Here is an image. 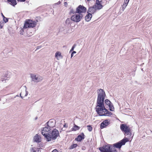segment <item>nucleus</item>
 I'll return each mask as SVG.
<instances>
[{
    "label": "nucleus",
    "mask_w": 152,
    "mask_h": 152,
    "mask_svg": "<svg viewBox=\"0 0 152 152\" xmlns=\"http://www.w3.org/2000/svg\"><path fill=\"white\" fill-rule=\"evenodd\" d=\"M129 0H124V3H126L128 4Z\"/></svg>",
    "instance_id": "nucleus-36"
},
{
    "label": "nucleus",
    "mask_w": 152,
    "mask_h": 152,
    "mask_svg": "<svg viewBox=\"0 0 152 152\" xmlns=\"http://www.w3.org/2000/svg\"><path fill=\"white\" fill-rule=\"evenodd\" d=\"M37 117H36L35 118V120H37Z\"/></svg>",
    "instance_id": "nucleus-47"
},
{
    "label": "nucleus",
    "mask_w": 152,
    "mask_h": 152,
    "mask_svg": "<svg viewBox=\"0 0 152 152\" xmlns=\"http://www.w3.org/2000/svg\"><path fill=\"white\" fill-rule=\"evenodd\" d=\"M1 15L2 17H3V18H4V19L5 18V17L4 16V15H3L2 13H1Z\"/></svg>",
    "instance_id": "nucleus-41"
},
{
    "label": "nucleus",
    "mask_w": 152,
    "mask_h": 152,
    "mask_svg": "<svg viewBox=\"0 0 152 152\" xmlns=\"http://www.w3.org/2000/svg\"><path fill=\"white\" fill-rule=\"evenodd\" d=\"M127 4H126V3H124L122 6L123 10L125 8Z\"/></svg>",
    "instance_id": "nucleus-31"
},
{
    "label": "nucleus",
    "mask_w": 152,
    "mask_h": 152,
    "mask_svg": "<svg viewBox=\"0 0 152 152\" xmlns=\"http://www.w3.org/2000/svg\"><path fill=\"white\" fill-rule=\"evenodd\" d=\"M110 108V111H113L114 110V107L113 105V104L112 103L110 105L108 106Z\"/></svg>",
    "instance_id": "nucleus-27"
},
{
    "label": "nucleus",
    "mask_w": 152,
    "mask_h": 152,
    "mask_svg": "<svg viewBox=\"0 0 152 152\" xmlns=\"http://www.w3.org/2000/svg\"><path fill=\"white\" fill-rule=\"evenodd\" d=\"M92 17V15L91 13H88L85 17V20L86 21L88 22L90 20Z\"/></svg>",
    "instance_id": "nucleus-21"
},
{
    "label": "nucleus",
    "mask_w": 152,
    "mask_h": 152,
    "mask_svg": "<svg viewBox=\"0 0 152 152\" xmlns=\"http://www.w3.org/2000/svg\"><path fill=\"white\" fill-rule=\"evenodd\" d=\"M104 102L108 106L112 104L111 102L108 99H105Z\"/></svg>",
    "instance_id": "nucleus-26"
},
{
    "label": "nucleus",
    "mask_w": 152,
    "mask_h": 152,
    "mask_svg": "<svg viewBox=\"0 0 152 152\" xmlns=\"http://www.w3.org/2000/svg\"><path fill=\"white\" fill-rule=\"evenodd\" d=\"M83 17L82 14H75L71 17V19L75 22H78L81 20Z\"/></svg>",
    "instance_id": "nucleus-8"
},
{
    "label": "nucleus",
    "mask_w": 152,
    "mask_h": 152,
    "mask_svg": "<svg viewBox=\"0 0 152 152\" xmlns=\"http://www.w3.org/2000/svg\"><path fill=\"white\" fill-rule=\"evenodd\" d=\"M111 145H108L103 147L99 148V150L101 152H109L111 148Z\"/></svg>",
    "instance_id": "nucleus-11"
},
{
    "label": "nucleus",
    "mask_w": 152,
    "mask_h": 152,
    "mask_svg": "<svg viewBox=\"0 0 152 152\" xmlns=\"http://www.w3.org/2000/svg\"><path fill=\"white\" fill-rule=\"evenodd\" d=\"M86 147H85V146H83L82 148V149L83 150H85V149H86Z\"/></svg>",
    "instance_id": "nucleus-40"
},
{
    "label": "nucleus",
    "mask_w": 152,
    "mask_h": 152,
    "mask_svg": "<svg viewBox=\"0 0 152 152\" xmlns=\"http://www.w3.org/2000/svg\"><path fill=\"white\" fill-rule=\"evenodd\" d=\"M80 129V127L78 126H77L74 124V126L72 128V130L74 131H76L77 130H78Z\"/></svg>",
    "instance_id": "nucleus-23"
},
{
    "label": "nucleus",
    "mask_w": 152,
    "mask_h": 152,
    "mask_svg": "<svg viewBox=\"0 0 152 152\" xmlns=\"http://www.w3.org/2000/svg\"><path fill=\"white\" fill-rule=\"evenodd\" d=\"M96 112L100 116H110L113 114L105 108L104 102L96 103Z\"/></svg>",
    "instance_id": "nucleus-1"
},
{
    "label": "nucleus",
    "mask_w": 152,
    "mask_h": 152,
    "mask_svg": "<svg viewBox=\"0 0 152 152\" xmlns=\"http://www.w3.org/2000/svg\"><path fill=\"white\" fill-rule=\"evenodd\" d=\"M26 0H17V1H20V2H24L26 1Z\"/></svg>",
    "instance_id": "nucleus-39"
},
{
    "label": "nucleus",
    "mask_w": 152,
    "mask_h": 152,
    "mask_svg": "<svg viewBox=\"0 0 152 152\" xmlns=\"http://www.w3.org/2000/svg\"><path fill=\"white\" fill-rule=\"evenodd\" d=\"M120 129L122 131L124 132L125 135L130 137L131 135V130L129 126L126 124H122L120 126Z\"/></svg>",
    "instance_id": "nucleus-4"
},
{
    "label": "nucleus",
    "mask_w": 152,
    "mask_h": 152,
    "mask_svg": "<svg viewBox=\"0 0 152 152\" xmlns=\"http://www.w3.org/2000/svg\"><path fill=\"white\" fill-rule=\"evenodd\" d=\"M33 141L37 143L40 142L41 141L40 136L38 134H36L34 137Z\"/></svg>",
    "instance_id": "nucleus-14"
},
{
    "label": "nucleus",
    "mask_w": 152,
    "mask_h": 152,
    "mask_svg": "<svg viewBox=\"0 0 152 152\" xmlns=\"http://www.w3.org/2000/svg\"><path fill=\"white\" fill-rule=\"evenodd\" d=\"M30 152H36L35 148L34 147L31 148L30 149Z\"/></svg>",
    "instance_id": "nucleus-30"
},
{
    "label": "nucleus",
    "mask_w": 152,
    "mask_h": 152,
    "mask_svg": "<svg viewBox=\"0 0 152 152\" xmlns=\"http://www.w3.org/2000/svg\"><path fill=\"white\" fill-rule=\"evenodd\" d=\"M87 127L88 128V130L90 131L91 132L92 131V127L90 125H88L87 126Z\"/></svg>",
    "instance_id": "nucleus-29"
},
{
    "label": "nucleus",
    "mask_w": 152,
    "mask_h": 152,
    "mask_svg": "<svg viewBox=\"0 0 152 152\" xmlns=\"http://www.w3.org/2000/svg\"><path fill=\"white\" fill-rule=\"evenodd\" d=\"M94 7L96 10H99L103 7L102 5V1H99V0H96L95 4L94 5Z\"/></svg>",
    "instance_id": "nucleus-10"
},
{
    "label": "nucleus",
    "mask_w": 152,
    "mask_h": 152,
    "mask_svg": "<svg viewBox=\"0 0 152 152\" xmlns=\"http://www.w3.org/2000/svg\"><path fill=\"white\" fill-rule=\"evenodd\" d=\"M129 141V139L128 138L125 137L120 141L115 143L112 145L115 148H120L122 145H124L126 142Z\"/></svg>",
    "instance_id": "nucleus-7"
},
{
    "label": "nucleus",
    "mask_w": 152,
    "mask_h": 152,
    "mask_svg": "<svg viewBox=\"0 0 152 152\" xmlns=\"http://www.w3.org/2000/svg\"><path fill=\"white\" fill-rule=\"evenodd\" d=\"M73 53H76V52L75 51H73L72 52Z\"/></svg>",
    "instance_id": "nucleus-45"
},
{
    "label": "nucleus",
    "mask_w": 152,
    "mask_h": 152,
    "mask_svg": "<svg viewBox=\"0 0 152 152\" xmlns=\"http://www.w3.org/2000/svg\"><path fill=\"white\" fill-rule=\"evenodd\" d=\"M97 10L95 9V8L94 7V5L92 7H89L87 13H94Z\"/></svg>",
    "instance_id": "nucleus-18"
},
{
    "label": "nucleus",
    "mask_w": 152,
    "mask_h": 152,
    "mask_svg": "<svg viewBox=\"0 0 152 152\" xmlns=\"http://www.w3.org/2000/svg\"><path fill=\"white\" fill-rule=\"evenodd\" d=\"M84 134L82 133L80 134L77 137L75 138V140L78 141H81L82 140L84 139Z\"/></svg>",
    "instance_id": "nucleus-17"
},
{
    "label": "nucleus",
    "mask_w": 152,
    "mask_h": 152,
    "mask_svg": "<svg viewBox=\"0 0 152 152\" xmlns=\"http://www.w3.org/2000/svg\"><path fill=\"white\" fill-rule=\"evenodd\" d=\"M45 126V127L41 129V133L46 140V138L48 137V136L50 134L51 129L48 126H46V124Z\"/></svg>",
    "instance_id": "nucleus-5"
},
{
    "label": "nucleus",
    "mask_w": 152,
    "mask_h": 152,
    "mask_svg": "<svg viewBox=\"0 0 152 152\" xmlns=\"http://www.w3.org/2000/svg\"><path fill=\"white\" fill-rule=\"evenodd\" d=\"M8 19L7 18H6L5 17V18L4 19V18H3V21L5 23H6L7 22H8Z\"/></svg>",
    "instance_id": "nucleus-33"
},
{
    "label": "nucleus",
    "mask_w": 152,
    "mask_h": 152,
    "mask_svg": "<svg viewBox=\"0 0 152 152\" xmlns=\"http://www.w3.org/2000/svg\"><path fill=\"white\" fill-rule=\"evenodd\" d=\"M109 152H117V150L116 148H115L114 147L111 145V147L110 150Z\"/></svg>",
    "instance_id": "nucleus-24"
},
{
    "label": "nucleus",
    "mask_w": 152,
    "mask_h": 152,
    "mask_svg": "<svg viewBox=\"0 0 152 152\" xmlns=\"http://www.w3.org/2000/svg\"><path fill=\"white\" fill-rule=\"evenodd\" d=\"M25 87L26 88L25 91L21 92L20 94V96L22 98H23L24 96H26L28 94V91H26V88L25 86Z\"/></svg>",
    "instance_id": "nucleus-19"
},
{
    "label": "nucleus",
    "mask_w": 152,
    "mask_h": 152,
    "mask_svg": "<svg viewBox=\"0 0 152 152\" xmlns=\"http://www.w3.org/2000/svg\"><path fill=\"white\" fill-rule=\"evenodd\" d=\"M3 26L0 25V28H3Z\"/></svg>",
    "instance_id": "nucleus-42"
},
{
    "label": "nucleus",
    "mask_w": 152,
    "mask_h": 152,
    "mask_svg": "<svg viewBox=\"0 0 152 152\" xmlns=\"http://www.w3.org/2000/svg\"><path fill=\"white\" fill-rule=\"evenodd\" d=\"M42 46L41 45L37 46V49H36V50H38L39 49H40V48H42Z\"/></svg>",
    "instance_id": "nucleus-37"
},
{
    "label": "nucleus",
    "mask_w": 152,
    "mask_h": 152,
    "mask_svg": "<svg viewBox=\"0 0 152 152\" xmlns=\"http://www.w3.org/2000/svg\"><path fill=\"white\" fill-rule=\"evenodd\" d=\"M7 1L9 2H10V4L13 6H14L17 4L16 0H7Z\"/></svg>",
    "instance_id": "nucleus-22"
},
{
    "label": "nucleus",
    "mask_w": 152,
    "mask_h": 152,
    "mask_svg": "<svg viewBox=\"0 0 152 152\" xmlns=\"http://www.w3.org/2000/svg\"><path fill=\"white\" fill-rule=\"evenodd\" d=\"M60 3H61L60 1H58V2L57 3V4H60Z\"/></svg>",
    "instance_id": "nucleus-46"
},
{
    "label": "nucleus",
    "mask_w": 152,
    "mask_h": 152,
    "mask_svg": "<svg viewBox=\"0 0 152 152\" xmlns=\"http://www.w3.org/2000/svg\"><path fill=\"white\" fill-rule=\"evenodd\" d=\"M97 99L96 103L104 102L105 97L106 96L105 92L104 90L102 89L97 90Z\"/></svg>",
    "instance_id": "nucleus-2"
},
{
    "label": "nucleus",
    "mask_w": 152,
    "mask_h": 152,
    "mask_svg": "<svg viewBox=\"0 0 152 152\" xmlns=\"http://www.w3.org/2000/svg\"><path fill=\"white\" fill-rule=\"evenodd\" d=\"M37 22L32 20H28L25 22L23 28H33L36 25Z\"/></svg>",
    "instance_id": "nucleus-6"
},
{
    "label": "nucleus",
    "mask_w": 152,
    "mask_h": 152,
    "mask_svg": "<svg viewBox=\"0 0 152 152\" xmlns=\"http://www.w3.org/2000/svg\"><path fill=\"white\" fill-rule=\"evenodd\" d=\"M52 152H58V151L57 150L55 149L53 150Z\"/></svg>",
    "instance_id": "nucleus-38"
},
{
    "label": "nucleus",
    "mask_w": 152,
    "mask_h": 152,
    "mask_svg": "<svg viewBox=\"0 0 152 152\" xmlns=\"http://www.w3.org/2000/svg\"><path fill=\"white\" fill-rule=\"evenodd\" d=\"M109 124V122L108 120H106L102 122L100 124V128L101 129L106 127Z\"/></svg>",
    "instance_id": "nucleus-16"
},
{
    "label": "nucleus",
    "mask_w": 152,
    "mask_h": 152,
    "mask_svg": "<svg viewBox=\"0 0 152 152\" xmlns=\"http://www.w3.org/2000/svg\"><path fill=\"white\" fill-rule=\"evenodd\" d=\"M10 73L7 72L1 78L2 81L6 80H8V78L10 77Z\"/></svg>",
    "instance_id": "nucleus-15"
},
{
    "label": "nucleus",
    "mask_w": 152,
    "mask_h": 152,
    "mask_svg": "<svg viewBox=\"0 0 152 152\" xmlns=\"http://www.w3.org/2000/svg\"><path fill=\"white\" fill-rule=\"evenodd\" d=\"M76 45L75 44L72 47L71 49L70 50V52H72V51L74 50V48H75V47H76Z\"/></svg>",
    "instance_id": "nucleus-32"
},
{
    "label": "nucleus",
    "mask_w": 152,
    "mask_h": 152,
    "mask_svg": "<svg viewBox=\"0 0 152 152\" xmlns=\"http://www.w3.org/2000/svg\"><path fill=\"white\" fill-rule=\"evenodd\" d=\"M4 23H4V21H3L2 20H1L0 22V25H1L4 26Z\"/></svg>",
    "instance_id": "nucleus-35"
},
{
    "label": "nucleus",
    "mask_w": 152,
    "mask_h": 152,
    "mask_svg": "<svg viewBox=\"0 0 152 152\" xmlns=\"http://www.w3.org/2000/svg\"><path fill=\"white\" fill-rule=\"evenodd\" d=\"M65 124L64 125V127H65Z\"/></svg>",
    "instance_id": "nucleus-48"
},
{
    "label": "nucleus",
    "mask_w": 152,
    "mask_h": 152,
    "mask_svg": "<svg viewBox=\"0 0 152 152\" xmlns=\"http://www.w3.org/2000/svg\"><path fill=\"white\" fill-rule=\"evenodd\" d=\"M71 20H72L71 19V18H67V19L66 20V21H65V23L67 25L70 24L71 23Z\"/></svg>",
    "instance_id": "nucleus-25"
},
{
    "label": "nucleus",
    "mask_w": 152,
    "mask_h": 152,
    "mask_svg": "<svg viewBox=\"0 0 152 152\" xmlns=\"http://www.w3.org/2000/svg\"><path fill=\"white\" fill-rule=\"evenodd\" d=\"M55 120L50 119L46 123V126H48L52 129L55 126Z\"/></svg>",
    "instance_id": "nucleus-13"
},
{
    "label": "nucleus",
    "mask_w": 152,
    "mask_h": 152,
    "mask_svg": "<svg viewBox=\"0 0 152 152\" xmlns=\"http://www.w3.org/2000/svg\"><path fill=\"white\" fill-rule=\"evenodd\" d=\"M86 9L83 6L80 5L76 8V12L81 14L82 12H85L86 11Z\"/></svg>",
    "instance_id": "nucleus-12"
},
{
    "label": "nucleus",
    "mask_w": 152,
    "mask_h": 152,
    "mask_svg": "<svg viewBox=\"0 0 152 152\" xmlns=\"http://www.w3.org/2000/svg\"><path fill=\"white\" fill-rule=\"evenodd\" d=\"M55 57L58 60L62 58V57L61 55V53L59 52H57L55 54Z\"/></svg>",
    "instance_id": "nucleus-20"
},
{
    "label": "nucleus",
    "mask_w": 152,
    "mask_h": 152,
    "mask_svg": "<svg viewBox=\"0 0 152 152\" xmlns=\"http://www.w3.org/2000/svg\"><path fill=\"white\" fill-rule=\"evenodd\" d=\"M59 136V131L56 129H54L52 131H51L48 137L46 138V141L49 142L52 140H56L57 137Z\"/></svg>",
    "instance_id": "nucleus-3"
},
{
    "label": "nucleus",
    "mask_w": 152,
    "mask_h": 152,
    "mask_svg": "<svg viewBox=\"0 0 152 152\" xmlns=\"http://www.w3.org/2000/svg\"><path fill=\"white\" fill-rule=\"evenodd\" d=\"M32 80L37 83L42 81L43 79L42 77L40 76H37L34 74H32L31 75Z\"/></svg>",
    "instance_id": "nucleus-9"
},
{
    "label": "nucleus",
    "mask_w": 152,
    "mask_h": 152,
    "mask_svg": "<svg viewBox=\"0 0 152 152\" xmlns=\"http://www.w3.org/2000/svg\"><path fill=\"white\" fill-rule=\"evenodd\" d=\"M73 54H74V53H71V58H72V57L73 56Z\"/></svg>",
    "instance_id": "nucleus-43"
},
{
    "label": "nucleus",
    "mask_w": 152,
    "mask_h": 152,
    "mask_svg": "<svg viewBox=\"0 0 152 152\" xmlns=\"http://www.w3.org/2000/svg\"><path fill=\"white\" fill-rule=\"evenodd\" d=\"M76 13L77 12H76H76L74 11L72 9H71L70 11V14H71L72 13L73 14H74V13Z\"/></svg>",
    "instance_id": "nucleus-34"
},
{
    "label": "nucleus",
    "mask_w": 152,
    "mask_h": 152,
    "mask_svg": "<svg viewBox=\"0 0 152 152\" xmlns=\"http://www.w3.org/2000/svg\"><path fill=\"white\" fill-rule=\"evenodd\" d=\"M64 4L65 5H67V3L66 2H64Z\"/></svg>",
    "instance_id": "nucleus-44"
},
{
    "label": "nucleus",
    "mask_w": 152,
    "mask_h": 152,
    "mask_svg": "<svg viewBox=\"0 0 152 152\" xmlns=\"http://www.w3.org/2000/svg\"><path fill=\"white\" fill-rule=\"evenodd\" d=\"M77 146V144H73L69 148L70 149H72L74 148H75Z\"/></svg>",
    "instance_id": "nucleus-28"
}]
</instances>
